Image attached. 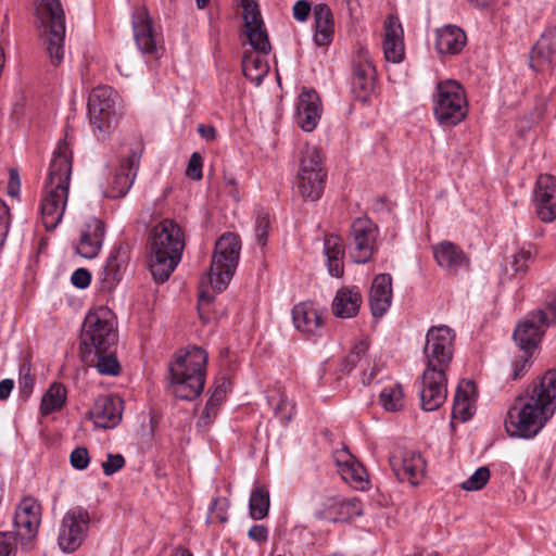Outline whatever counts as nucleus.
<instances>
[{"instance_id": "1", "label": "nucleus", "mask_w": 556, "mask_h": 556, "mask_svg": "<svg viewBox=\"0 0 556 556\" xmlns=\"http://www.w3.org/2000/svg\"><path fill=\"white\" fill-rule=\"evenodd\" d=\"M555 409L556 369H551L515 397L505 418L506 431L510 437L533 438L553 417Z\"/></svg>"}, {"instance_id": "2", "label": "nucleus", "mask_w": 556, "mask_h": 556, "mask_svg": "<svg viewBox=\"0 0 556 556\" xmlns=\"http://www.w3.org/2000/svg\"><path fill=\"white\" fill-rule=\"evenodd\" d=\"M72 151L66 142L59 144L50 163L40 203L46 230H53L65 211L72 175Z\"/></svg>"}, {"instance_id": "3", "label": "nucleus", "mask_w": 556, "mask_h": 556, "mask_svg": "<svg viewBox=\"0 0 556 556\" xmlns=\"http://www.w3.org/2000/svg\"><path fill=\"white\" fill-rule=\"evenodd\" d=\"M185 248L181 228L170 219L154 226L149 235V268L155 282L163 283L178 265Z\"/></svg>"}, {"instance_id": "4", "label": "nucleus", "mask_w": 556, "mask_h": 556, "mask_svg": "<svg viewBox=\"0 0 556 556\" xmlns=\"http://www.w3.org/2000/svg\"><path fill=\"white\" fill-rule=\"evenodd\" d=\"M207 353L191 346L176 356L169 366L172 394L182 401H193L203 391L206 377Z\"/></svg>"}, {"instance_id": "5", "label": "nucleus", "mask_w": 556, "mask_h": 556, "mask_svg": "<svg viewBox=\"0 0 556 556\" xmlns=\"http://www.w3.org/2000/svg\"><path fill=\"white\" fill-rule=\"evenodd\" d=\"M118 333L113 312L106 306L90 311L85 317L80 333L81 358H88L92 351L104 352L116 348Z\"/></svg>"}, {"instance_id": "6", "label": "nucleus", "mask_w": 556, "mask_h": 556, "mask_svg": "<svg viewBox=\"0 0 556 556\" xmlns=\"http://www.w3.org/2000/svg\"><path fill=\"white\" fill-rule=\"evenodd\" d=\"M240 251L241 241L238 235H222L215 243L210 270L201 279V288L211 286L216 292L225 290L237 269Z\"/></svg>"}, {"instance_id": "7", "label": "nucleus", "mask_w": 556, "mask_h": 556, "mask_svg": "<svg viewBox=\"0 0 556 556\" xmlns=\"http://www.w3.org/2000/svg\"><path fill=\"white\" fill-rule=\"evenodd\" d=\"M37 15L45 28L50 61L59 65L64 56L65 12L60 0H38Z\"/></svg>"}, {"instance_id": "8", "label": "nucleus", "mask_w": 556, "mask_h": 556, "mask_svg": "<svg viewBox=\"0 0 556 556\" xmlns=\"http://www.w3.org/2000/svg\"><path fill=\"white\" fill-rule=\"evenodd\" d=\"M433 113L442 126H456L467 115V100L462 86L455 80L437 85Z\"/></svg>"}, {"instance_id": "9", "label": "nucleus", "mask_w": 556, "mask_h": 556, "mask_svg": "<svg viewBox=\"0 0 556 556\" xmlns=\"http://www.w3.org/2000/svg\"><path fill=\"white\" fill-rule=\"evenodd\" d=\"M326 177L320 150L316 147H306L300 160L296 179L300 194L307 200L317 201L324 192Z\"/></svg>"}, {"instance_id": "10", "label": "nucleus", "mask_w": 556, "mask_h": 556, "mask_svg": "<svg viewBox=\"0 0 556 556\" xmlns=\"http://www.w3.org/2000/svg\"><path fill=\"white\" fill-rule=\"evenodd\" d=\"M455 333L447 326H433L426 336V366L448 369L454 354Z\"/></svg>"}, {"instance_id": "11", "label": "nucleus", "mask_w": 556, "mask_h": 556, "mask_svg": "<svg viewBox=\"0 0 556 556\" xmlns=\"http://www.w3.org/2000/svg\"><path fill=\"white\" fill-rule=\"evenodd\" d=\"M88 114L93 130L105 134L116 122V93L109 86H98L88 98Z\"/></svg>"}, {"instance_id": "12", "label": "nucleus", "mask_w": 556, "mask_h": 556, "mask_svg": "<svg viewBox=\"0 0 556 556\" xmlns=\"http://www.w3.org/2000/svg\"><path fill=\"white\" fill-rule=\"evenodd\" d=\"M378 228L369 219L357 218L350 230V255L355 263L369 262L377 249Z\"/></svg>"}, {"instance_id": "13", "label": "nucleus", "mask_w": 556, "mask_h": 556, "mask_svg": "<svg viewBox=\"0 0 556 556\" xmlns=\"http://www.w3.org/2000/svg\"><path fill=\"white\" fill-rule=\"evenodd\" d=\"M244 21V34L251 46L250 51L269 53L271 45L262 14L255 0H241Z\"/></svg>"}, {"instance_id": "14", "label": "nucleus", "mask_w": 556, "mask_h": 556, "mask_svg": "<svg viewBox=\"0 0 556 556\" xmlns=\"http://www.w3.org/2000/svg\"><path fill=\"white\" fill-rule=\"evenodd\" d=\"M548 325L547 313L543 309L534 311L517 325L513 338L520 350L533 352Z\"/></svg>"}, {"instance_id": "15", "label": "nucleus", "mask_w": 556, "mask_h": 556, "mask_svg": "<svg viewBox=\"0 0 556 556\" xmlns=\"http://www.w3.org/2000/svg\"><path fill=\"white\" fill-rule=\"evenodd\" d=\"M389 463L400 481L415 485L424 475L425 460L418 452L399 447L390 456Z\"/></svg>"}, {"instance_id": "16", "label": "nucleus", "mask_w": 556, "mask_h": 556, "mask_svg": "<svg viewBox=\"0 0 556 556\" xmlns=\"http://www.w3.org/2000/svg\"><path fill=\"white\" fill-rule=\"evenodd\" d=\"M105 236L103 220L91 217L85 222L79 230V238L75 244V251L84 258H94L101 251Z\"/></svg>"}, {"instance_id": "17", "label": "nucleus", "mask_w": 556, "mask_h": 556, "mask_svg": "<svg viewBox=\"0 0 556 556\" xmlns=\"http://www.w3.org/2000/svg\"><path fill=\"white\" fill-rule=\"evenodd\" d=\"M534 203L538 217L544 223L556 218V178L548 174L539 175L534 188Z\"/></svg>"}, {"instance_id": "18", "label": "nucleus", "mask_w": 556, "mask_h": 556, "mask_svg": "<svg viewBox=\"0 0 556 556\" xmlns=\"http://www.w3.org/2000/svg\"><path fill=\"white\" fill-rule=\"evenodd\" d=\"M376 70L367 50L361 49L353 66L352 88L355 97L366 102L375 89Z\"/></svg>"}, {"instance_id": "19", "label": "nucleus", "mask_w": 556, "mask_h": 556, "mask_svg": "<svg viewBox=\"0 0 556 556\" xmlns=\"http://www.w3.org/2000/svg\"><path fill=\"white\" fill-rule=\"evenodd\" d=\"M140 152L130 151V153L121 161L110 188L105 191V197L119 199L127 194L136 178L140 162Z\"/></svg>"}, {"instance_id": "20", "label": "nucleus", "mask_w": 556, "mask_h": 556, "mask_svg": "<svg viewBox=\"0 0 556 556\" xmlns=\"http://www.w3.org/2000/svg\"><path fill=\"white\" fill-rule=\"evenodd\" d=\"M123 413V400L118 396H99L89 412L90 419L98 428L110 429L116 427Z\"/></svg>"}, {"instance_id": "21", "label": "nucleus", "mask_w": 556, "mask_h": 556, "mask_svg": "<svg viewBox=\"0 0 556 556\" xmlns=\"http://www.w3.org/2000/svg\"><path fill=\"white\" fill-rule=\"evenodd\" d=\"M530 67L534 72H546L556 64V27L542 34L529 54Z\"/></svg>"}, {"instance_id": "22", "label": "nucleus", "mask_w": 556, "mask_h": 556, "mask_svg": "<svg viewBox=\"0 0 556 556\" xmlns=\"http://www.w3.org/2000/svg\"><path fill=\"white\" fill-rule=\"evenodd\" d=\"M131 24L138 49L142 53L156 54L157 41L153 33L152 20L144 7L134 11Z\"/></svg>"}, {"instance_id": "23", "label": "nucleus", "mask_w": 556, "mask_h": 556, "mask_svg": "<svg viewBox=\"0 0 556 556\" xmlns=\"http://www.w3.org/2000/svg\"><path fill=\"white\" fill-rule=\"evenodd\" d=\"M320 99L315 90L304 89L296 104V123L304 131H312L320 119Z\"/></svg>"}, {"instance_id": "24", "label": "nucleus", "mask_w": 556, "mask_h": 556, "mask_svg": "<svg viewBox=\"0 0 556 556\" xmlns=\"http://www.w3.org/2000/svg\"><path fill=\"white\" fill-rule=\"evenodd\" d=\"M433 255L438 265L451 274L468 268L470 260L460 247L451 241H441L433 245Z\"/></svg>"}, {"instance_id": "25", "label": "nucleus", "mask_w": 556, "mask_h": 556, "mask_svg": "<svg viewBox=\"0 0 556 556\" xmlns=\"http://www.w3.org/2000/svg\"><path fill=\"white\" fill-rule=\"evenodd\" d=\"M392 301V277L389 274L377 275L371 283L369 304L375 317H381Z\"/></svg>"}, {"instance_id": "26", "label": "nucleus", "mask_w": 556, "mask_h": 556, "mask_svg": "<svg viewBox=\"0 0 556 556\" xmlns=\"http://www.w3.org/2000/svg\"><path fill=\"white\" fill-rule=\"evenodd\" d=\"M467 42L465 31L455 25H445L435 30V49L442 55L458 54Z\"/></svg>"}, {"instance_id": "27", "label": "nucleus", "mask_w": 556, "mask_h": 556, "mask_svg": "<svg viewBox=\"0 0 556 556\" xmlns=\"http://www.w3.org/2000/svg\"><path fill=\"white\" fill-rule=\"evenodd\" d=\"M40 523H13L14 530L0 532V556H14L13 543L26 544L34 539Z\"/></svg>"}, {"instance_id": "28", "label": "nucleus", "mask_w": 556, "mask_h": 556, "mask_svg": "<svg viewBox=\"0 0 556 556\" xmlns=\"http://www.w3.org/2000/svg\"><path fill=\"white\" fill-rule=\"evenodd\" d=\"M342 460L338 458L342 479L355 490H367L369 480L364 466L356 462L349 453L342 454Z\"/></svg>"}, {"instance_id": "29", "label": "nucleus", "mask_w": 556, "mask_h": 556, "mask_svg": "<svg viewBox=\"0 0 556 556\" xmlns=\"http://www.w3.org/2000/svg\"><path fill=\"white\" fill-rule=\"evenodd\" d=\"M315 35L317 46H327L334 34L333 16L330 8L325 3H318L313 9Z\"/></svg>"}, {"instance_id": "30", "label": "nucleus", "mask_w": 556, "mask_h": 556, "mask_svg": "<svg viewBox=\"0 0 556 556\" xmlns=\"http://www.w3.org/2000/svg\"><path fill=\"white\" fill-rule=\"evenodd\" d=\"M362 304V294L356 288H341L338 290L333 302L332 311L337 317H354Z\"/></svg>"}, {"instance_id": "31", "label": "nucleus", "mask_w": 556, "mask_h": 556, "mask_svg": "<svg viewBox=\"0 0 556 556\" xmlns=\"http://www.w3.org/2000/svg\"><path fill=\"white\" fill-rule=\"evenodd\" d=\"M292 319L295 328L306 333H317L323 320L318 311L312 303H300L292 309Z\"/></svg>"}, {"instance_id": "32", "label": "nucleus", "mask_w": 556, "mask_h": 556, "mask_svg": "<svg viewBox=\"0 0 556 556\" xmlns=\"http://www.w3.org/2000/svg\"><path fill=\"white\" fill-rule=\"evenodd\" d=\"M257 51H245L242 58V73L243 75L258 86L264 77L268 74L269 65L267 55Z\"/></svg>"}, {"instance_id": "33", "label": "nucleus", "mask_w": 556, "mask_h": 556, "mask_svg": "<svg viewBox=\"0 0 556 556\" xmlns=\"http://www.w3.org/2000/svg\"><path fill=\"white\" fill-rule=\"evenodd\" d=\"M384 40L382 42L383 53L389 62L399 63L404 55V45L402 41V27L390 18L386 23Z\"/></svg>"}, {"instance_id": "34", "label": "nucleus", "mask_w": 556, "mask_h": 556, "mask_svg": "<svg viewBox=\"0 0 556 556\" xmlns=\"http://www.w3.org/2000/svg\"><path fill=\"white\" fill-rule=\"evenodd\" d=\"M127 261V252L123 245L112 250L102 271L104 288L111 289L119 281L121 273L126 267Z\"/></svg>"}, {"instance_id": "35", "label": "nucleus", "mask_w": 556, "mask_h": 556, "mask_svg": "<svg viewBox=\"0 0 556 556\" xmlns=\"http://www.w3.org/2000/svg\"><path fill=\"white\" fill-rule=\"evenodd\" d=\"M88 365L94 367L99 374L117 376L121 372V364L116 356V348H109L104 352L92 351L88 358H83Z\"/></svg>"}, {"instance_id": "36", "label": "nucleus", "mask_w": 556, "mask_h": 556, "mask_svg": "<svg viewBox=\"0 0 556 556\" xmlns=\"http://www.w3.org/2000/svg\"><path fill=\"white\" fill-rule=\"evenodd\" d=\"M87 523H62L59 530L58 542L65 553L76 551L83 543L87 533Z\"/></svg>"}, {"instance_id": "37", "label": "nucleus", "mask_w": 556, "mask_h": 556, "mask_svg": "<svg viewBox=\"0 0 556 556\" xmlns=\"http://www.w3.org/2000/svg\"><path fill=\"white\" fill-rule=\"evenodd\" d=\"M325 518L331 521H349L363 515V504L357 498L338 501L327 508Z\"/></svg>"}, {"instance_id": "38", "label": "nucleus", "mask_w": 556, "mask_h": 556, "mask_svg": "<svg viewBox=\"0 0 556 556\" xmlns=\"http://www.w3.org/2000/svg\"><path fill=\"white\" fill-rule=\"evenodd\" d=\"M473 390L475 384L472 381H462L457 387L452 412L454 418L466 421L471 416L470 392H473Z\"/></svg>"}, {"instance_id": "39", "label": "nucleus", "mask_w": 556, "mask_h": 556, "mask_svg": "<svg viewBox=\"0 0 556 556\" xmlns=\"http://www.w3.org/2000/svg\"><path fill=\"white\" fill-rule=\"evenodd\" d=\"M66 401V389L63 384L53 382L43 394L40 404L41 415L48 416L60 410Z\"/></svg>"}, {"instance_id": "40", "label": "nucleus", "mask_w": 556, "mask_h": 556, "mask_svg": "<svg viewBox=\"0 0 556 556\" xmlns=\"http://www.w3.org/2000/svg\"><path fill=\"white\" fill-rule=\"evenodd\" d=\"M250 516L254 520L264 519L269 509V493L264 486L253 489L249 501Z\"/></svg>"}, {"instance_id": "41", "label": "nucleus", "mask_w": 556, "mask_h": 556, "mask_svg": "<svg viewBox=\"0 0 556 556\" xmlns=\"http://www.w3.org/2000/svg\"><path fill=\"white\" fill-rule=\"evenodd\" d=\"M42 507L38 500L25 496L16 506L14 521H40Z\"/></svg>"}, {"instance_id": "42", "label": "nucleus", "mask_w": 556, "mask_h": 556, "mask_svg": "<svg viewBox=\"0 0 556 556\" xmlns=\"http://www.w3.org/2000/svg\"><path fill=\"white\" fill-rule=\"evenodd\" d=\"M379 402L388 412H397L404 407V393L402 386L394 383L381 391Z\"/></svg>"}, {"instance_id": "43", "label": "nucleus", "mask_w": 556, "mask_h": 556, "mask_svg": "<svg viewBox=\"0 0 556 556\" xmlns=\"http://www.w3.org/2000/svg\"><path fill=\"white\" fill-rule=\"evenodd\" d=\"M446 370L442 368L428 367L426 366L421 376V389L420 390H441L447 391V378Z\"/></svg>"}, {"instance_id": "44", "label": "nucleus", "mask_w": 556, "mask_h": 556, "mask_svg": "<svg viewBox=\"0 0 556 556\" xmlns=\"http://www.w3.org/2000/svg\"><path fill=\"white\" fill-rule=\"evenodd\" d=\"M447 391L441 390H420L421 408L427 412H433L440 408L446 400Z\"/></svg>"}, {"instance_id": "45", "label": "nucleus", "mask_w": 556, "mask_h": 556, "mask_svg": "<svg viewBox=\"0 0 556 556\" xmlns=\"http://www.w3.org/2000/svg\"><path fill=\"white\" fill-rule=\"evenodd\" d=\"M368 351V343L366 341H359L357 342L352 351L348 354V356L344 358L342 363V371L343 372H351L357 363L365 359L367 356Z\"/></svg>"}, {"instance_id": "46", "label": "nucleus", "mask_w": 556, "mask_h": 556, "mask_svg": "<svg viewBox=\"0 0 556 556\" xmlns=\"http://www.w3.org/2000/svg\"><path fill=\"white\" fill-rule=\"evenodd\" d=\"M490 479V469L485 466L478 468L466 481L462 488L466 491L481 490Z\"/></svg>"}, {"instance_id": "47", "label": "nucleus", "mask_w": 556, "mask_h": 556, "mask_svg": "<svg viewBox=\"0 0 556 556\" xmlns=\"http://www.w3.org/2000/svg\"><path fill=\"white\" fill-rule=\"evenodd\" d=\"M35 376L31 372V366L29 363H24L20 368L18 387L21 393L28 397L34 389Z\"/></svg>"}, {"instance_id": "48", "label": "nucleus", "mask_w": 556, "mask_h": 556, "mask_svg": "<svg viewBox=\"0 0 556 556\" xmlns=\"http://www.w3.org/2000/svg\"><path fill=\"white\" fill-rule=\"evenodd\" d=\"M270 228V218L268 213L260 212L256 217V225H255V237L261 245H266L267 238H268V231Z\"/></svg>"}, {"instance_id": "49", "label": "nucleus", "mask_w": 556, "mask_h": 556, "mask_svg": "<svg viewBox=\"0 0 556 556\" xmlns=\"http://www.w3.org/2000/svg\"><path fill=\"white\" fill-rule=\"evenodd\" d=\"M324 245L327 258L330 256L344 257L343 243L339 236L332 233L326 236Z\"/></svg>"}, {"instance_id": "50", "label": "nucleus", "mask_w": 556, "mask_h": 556, "mask_svg": "<svg viewBox=\"0 0 556 556\" xmlns=\"http://www.w3.org/2000/svg\"><path fill=\"white\" fill-rule=\"evenodd\" d=\"M70 463L77 470L86 469L90 463L88 450L84 446L74 448L70 455Z\"/></svg>"}, {"instance_id": "51", "label": "nucleus", "mask_w": 556, "mask_h": 556, "mask_svg": "<svg viewBox=\"0 0 556 556\" xmlns=\"http://www.w3.org/2000/svg\"><path fill=\"white\" fill-rule=\"evenodd\" d=\"M125 466V458L121 454H109L108 459L102 463L105 476H112Z\"/></svg>"}, {"instance_id": "52", "label": "nucleus", "mask_w": 556, "mask_h": 556, "mask_svg": "<svg viewBox=\"0 0 556 556\" xmlns=\"http://www.w3.org/2000/svg\"><path fill=\"white\" fill-rule=\"evenodd\" d=\"M10 228V211L8 205L0 199V245H4Z\"/></svg>"}, {"instance_id": "53", "label": "nucleus", "mask_w": 556, "mask_h": 556, "mask_svg": "<svg viewBox=\"0 0 556 556\" xmlns=\"http://www.w3.org/2000/svg\"><path fill=\"white\" fill-rule=\"evenodd\" d=\"M275 413L281 420V422L287 424L291 420L294 407L291 403L287 401L283 396H280L278 403L275 406Z\"/></svg>"}, {"instance_id": "54", "label": "nucleus", "mask_w": 556, "mask_h": 556, "mask_svg": "<svg viewBox=\"0 0 556 556\" xmlns=\"http://www.w3.org/2000/svg\"><path fill=\"white\" fill-rule=\"evenodd\" d=\"M531 256L530 251H526L521 249L516 254L513 255L510 261V266L514 273H525L527 269V262Z\"/></svg>"}, {"instance_id": "55", "label": "nucleus", "mask_w": 556, "mask_h": 556, "mask_svg": "<svg viewBox=\"0 0 556 556\" xmlns=\"http://www.w3.org/2000/svg\"><path fill=\"white\" fill-rule=\"evenodd\" d=\"M186 174L188 177L199 180L202 178V157L198 152L192 153Z\"/></svg>"}, {"instance_id": "56", "label": "nucleus", "mask_w": 556, "mask_h": 556, "mask_svg": "<svg viewBox=\"0 0 556 556\" xmlns=\"http://www.w3.org/2000/svg\"><path fill=\"white\" fill-rule=\"evenodd\" d=\"M531 356L532 352L523 351V354L518 359H516L511 375L513 380H518L525 375Z\"/></svg>"}, {"instance_id": "57", "label": "nucleus", "mask_w": 556, "mask_h": 556, "mask_svg": "<svg viewBox=\"0 0 556 556\" xmlns=\"http://www.w3.org/2000/svg\"><path fill=\"white\" fill-rule=\"evenodd\" d=\"M292 11L295 20L304 22L312 11V4L308 0H299L294 3Z\"/></svg>"}, {"instance_id": "58", "label": "nucleus", "mask_w": 556, "mask_h": 556, "mask_svg": "<svg viewBox=\"0 0 556 556\" xmlns=\"http://www.w3.org/2000/svg\"><path fill=\"white\" fill-rule=\"evenodd\" d=\"M91 518L86 508L76 506L65 514L62 521H91Z\"/></svg>"}, {"instance_id": "59", "label": "nucleus", "mask_w": 556, "mask_h": 556, "mask_svg": "<svg viewBox=\"0 0 556 556\" xmlns=\"http://www.w3.org/2000/svg\"><path fill=\"white\" fill-rule=\"evenodd\" d=\"M71 280L75 287H77L79 289H85L90 285L91 275L85 268H77L73 273Z\"/></svg>"}, {"instance_id": "60", "label": "nucleus", "mask_w": 556, "mask_h": 556, "mask_svg": "<svg viewBox=\"0 0 556 556\" xmlns=\"http://www.w3.org/2000/svg\"><path fill=\"white\" fill-rule=\"evenodd\" d=\"M328 271L331 276L340 278L344 273L343 257L330 256L327 258Z\"/></svg>"}, {"instance_id": "61", "label": "nucleus", "mask_w": 556, "mask_h": 556, "mask_svg": "<svg viewBox=\"0 0 556 556\" xmlns=\"http://www.w3.org/2000/svg\"><path fill=\"white\" fill-rule=\"evenodd\" d=\"M250 539L256 542H265L268 538V530L263 525H254L248 532Z\"/></svg>"}, {"instance_id": "62", "label": "nucleus", "mask_w": 556, "mask_h": 556, "mask_svg": "<svg viewBox=\"0 0 556 556\" xmlns=\"http://www.w3.org/2000/svg\"><path fill=\"white\" fill-rule=\"evenodd\" d=\"M20 189V176L16 169H10V179L8 185V192L11 195H16Z\"/></svg>"}, {"instance_id": "63", "label": "nucleus", "mask_w": 556, "mask_h": 556, "mask_svg": "<svg viewBox=\"0 0 556 556\" xmlns=\"http://www.w3.org/2000/svg\"><path fill=\"white\" fill-rule=\"evenodd\" d=\"M14 382L11 379H3L0 381V401H4L9 397Z\"/></svg>"}, {"instance_id": "64", "label": "nucleus", "mask_w": 556, "mask_h": 556, "mask_svg": "<svg viewBox=\"0 0 556 556\" xmlns=\"http://www.w3.org/2000/svg\"><path fill=\"white\" fill-rule=\"evenodd\" d=\"M198 132L201 135L202 138L206 140H214L216 137V130L213 126L200 124L198 126Z\"/></svg>"}]
</instances>
